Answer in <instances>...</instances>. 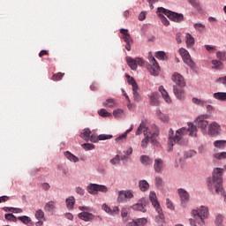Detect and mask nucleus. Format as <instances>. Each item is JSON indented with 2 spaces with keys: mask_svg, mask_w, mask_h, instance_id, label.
I'll list each match as a JSON object with an SVG mask.
<instances>
[{
  "mask_svg": "<svg viewBox=\"0 0 226 226\" xmlns=\"http://www.w3.org/2000/svg\"><path fill=\"white\" fill-rule=\"evenodd\" d=\"M223 169L215 168L213 172L212 178L207 179V186L209 190L214 193H217L218 195H222L224 197V200L226 202V193L223 192Z\"/></svg>",
  "mask_w": 226,
  "mask_h": 226,
  "instance_id": "1",
  "label": "nucleus"
},
{
  "mask_svg": "<svg viewBox=\"0 0 226 226\" xmlns=\"http://www.w3.org/2000/svg\"><path fill=\"white\" fill-rule=\"evenodd\" d=\"M154 132H151L149 131V127H147V120H142L139 124L137 131L136 135H141L143 133L145 135V139L141 141V147L143 149H146L147 147V144L151 141L153 144L156 143V137H158V133H160V131L158 130V127L156 125H154Z\"/></svg>",
  "mask_w": 226,
  "mask_h": 226,
  "instance_id": "2",
  "label": "nucleus"
},
{
  "mask_svg": "<svg viewBox=\"0 0 226 226\" xmlns=\"http://www.w3.org/2000/svg\"><path fill=\"white\" fill-rule=\"evenodd\" d=\"M188 129L186 127H182L176 132L174 136V130L170 129L169 131V146L173 147L175 144H179L181 142L183 137L186 135V133H190L191 137H197V126L193 125V124H188Z\"/></svg>",
  "mask_w": 226,
  "mask_h": 226,
  "instance_id": "3",
  "label": "nucleus"
},
{
  "mask_svg": "<svg viewBox=\"0 0 226 226\" xmlns=\"http://www.w3.org/2000/svg\"><path fill=\"white\" fill-rule=\"evenodd\" d=\"M192 215L194 216V220L189 219L191 225L206 226L204 219L209 216V208L207 207L201 206L199 210H192Z\"/></svg>",
  "mask_w": 226,
  "mask_h": 226,
  "instance_id": "4",
  "label": "nucleus"
},
{
  "mask_svg": "<svg viewBox=\"0 0 226 226\" xmlns=\"http://www.w3.org/2000/svg\"><path fill=\"white\" fill-rule=\"evenodd\" d=\"M159 11L164 13L166 17H168V19H170V20H172L173 22L179 23L185 20V15H183L182 13L174 12L163 7H159Z\"/></svg>",
  "mask_w": 226,
  "mask_h": 226,
  "instance_id": "5",
  "label": "nucleus"
},
{
  "mask_svg": "<svg viewBox=\"0 0 226 226\" xmlns=\"http://www.w3.org/2000/svg\"><path fill=\"white\" fill-rule=\"evenodd\" d=\"M149 200L151 201L152 205L155 208V211H157L160 220H164L165 215H163V210L162 209V207L160 206V203L158 202L155 192H150Z\"/></svg>",
  "mask_w": 226,
  "mask_h": 226,
  "instance_id": "6",
  "label": "nucleus"
},
{
  "mask_svg": "<svg viewBox=\"0 0 226 226\" xmlns=\"http://www.w3.org/2000/svg\"><path fill=\"white\" fill-rule=\"evenodd\" d=\"M87 190L90 195H98V192L102 193H107L109 192V188L105 185H98V184H90L87 186Z\"/></svg>",
  "mask_w": 226,
  "mask_h": 226,
  "instance_id": "7",
  "label": "nucleus"
},
{
  "mask_svg": "<svg viewBox=\"0 0 226 226\" xmlns=\"http://www.w3.org/2000/svg\"><path fill=\"white\" fill-rule=\"evenodd\" d=\"M150 64L147 65V68L151 75L158 76L160 74V65L156 59L152 55L149 56Z\"/></svg>",
  "mask_w": 226,
  "mask_h": 226,
  "instance_id": "8",
  "label": "nucleus"
},
{
  "mask_svg": "<svg viewBox=\"0 0 226 226\" xmlns=\"http://www.w3.org/2000/svg\"><path fill=\"white\" fill-rule=\"evenodd\" d=\"M222 133V125L217 122H212L208 124V129L207 131V134L209 137H218Z\"/></svg>",
  "mask_w": 226,
  "mask_h": 226,
  "instance_id": "9",
  "label": "nucleus"
},
{
  "mask_svg": "<svg viewBox=\"0 0 226 226\" xmlns=\"http://www.w3.org/2000/svg\"><path fill=\"white\" fill-rule=\"evenodd\" d=\"M207 116H200L196 119V126L200 128L202 133H207V126L209 127V122L207 120Z\"/></svg>",
  "mask_w": 226,
  "mask_h": 226,
  "instance_id": "10",
  "label": "nucleus"
},
{
  "mask_svg": "<svg viewBox=\"0 0 226 226\" xmlns=\"http://www.w3.org/2000/svg\"><path fill=\"white\" fill-rule=\"evenodd\" d=\"M126 63L131 70H137V66H143L144 65V59L142 58H132L131 56H126Z\"/></svg>",
  "mask_w": 226,
  "mask_h": 226,
  "instance_id": "11",
  "label": "nucleus"
},
{
  "mask_svg": "<svg viewBox=\"0 0 226 226\" xmlns=\"http://www.w3.org/2000/svg\"><path fill=\"white\" fill-rule=\"evenodd\" d=\"M171 80L175 82L176 86L177 87H186V82L185 81V77L183 75L179 74V72H174L171 75Z\"/></svg>",
  "mask_w": 226,
  "mask_h": 226,
  "instance_id": "12",
  "label": "nucleus"
},
{
  "mask_svg": "<svg viewBox=\"0 0 226 226\" xmlns=\"http://www.w3.org/2000/svg\"><path fill=\"white\" fill-rule=\"evenodd\" d=\"M146 206H147V200L146 198H141L138 203L132 205V208L134 211H141V213H146L147 209H146Z\"/></svg>",
  "mask_w": 226,
  "mask_h": 226,
  "instance_id": "13",
  "label": "nucleus"
},
{
  "mask_svg": "<svg viewBox=\"0 0 226 226\" xmlns=\"http://www.w3.org/2000/svg\"><path fill=\"white\" fill-rule=\"evenodd\" d=\"M178 194L181 200V206L184 207L190 202V193L186 192L185 189H178Z\"/></svg>",
  "mask_w": 226,
  "mask_h": 226,
  "instance_id": "14",
  "label": "nucleus"
},
{
  "mask_svg": "<svg viewBox=\"0 0 226 226\" xmlns=\"http://www.w3.org/2000/svg\"><path fill=\"white\" fill-rule=\"evenodd\" d=\"M185 87H177V85L173 86V93L177 100H185L186 94L185 92V89H183Z\"/></svg>",
  "mask_w": 226,
  "mask_h": 226,
  "instance_id": "15",
  "label": "nucleus"
},
{
  "mask_svg": "<svg viewBox=\"0 0 226 226\" xmlns=\"http://www.w3.org/2000/svg\"><path fill=\"white\" fill-rule=\"evenodd\" d=\"M124 199H133V192L132 191H120L118 192L117 202H124Z\"/></svg>",
  "mask_w": 226,
  "mask_h": 226,
  "instance_id": "16",
  "label": "nucleus"
},
{
  "mask_svg": "<svg viewBox=\"0 0 226 226\" xmlns=\"http://www.w3.org/2000/svg\"><path fill=\"white\" fill-rule=\"evenodd\" d=\"M109 139H112V135L110 134H101L99 135L98 137H96L95 135L94 134H90V138H89V140L91 142H98L99 140H109Z\"/></svg>",
  "mask_w": 226,
  "mask_h": 226,
  "instance_id": "17",
  "label": "nucleus"
},
{
  "mask_svg": "<svg viewBox=\"0 0 226 226\" xmlns=\"http://www.w3.org/2000/svg\"><path fill=\"white\" fill-rule=\"evenodd\" d=\"M79 220H83L84 222H91L94 219V215L89 212H81L78 215Z\"/></svg>",
  "mask_w": 226,
  "mask_h": 226,
  "instance_id": "18",
  "label": "nucleus"
},
{
  "mask_svg": "<svg viewBox=\"0 0 226 226\" xmlns=\"http://www.w3.org/2000/svg\"><path fill=\"white\" fill-rule=\"evenodd\" d=\"M165 165L163 164V161L162 159H155L154 163V171L157 172V174H160L163 170V168Z\"/></svg>",
  "mask_w": 226,
  "mask_h": 226,
  "instance_id": "19",
  "label": "nucleus"
},
{
  "mask_svg": "<svg viewBox=\"0 0 226 226\" xmlns=\"http://www.w3.org/2000/svg\"><path fill=\"white\" fill-rule=\"evenodd\" d=\"M155 116L162 123H169V121H170V117L165 113H162L160 109H157Z\"/></svg>",
  "mask_w": 226,
  "mask_h": 226,
  "instance_id": "20",
  "label": "nucleus"
},
{
  "mask_svg": "<svg viewBox=\"0 0 226 226\" xmlns=\"http://www.w3.org/2000/svg\"><path fill=\"white\" fill-rule=\"evenodd\" d=\"M121 34H123L122 38L125 43H133V40L132 39V36L128 33V30L122 28L120 30Z\"/></svg>",
  "mask_w": 226,
  "mask_h": 226,
  "instance_id": "21",
  "label": "nucleus"
},
{
  "mask_svg": "<svg viewBox=\"0 0 226 226\" xmlns=\"http://www.w3.org/2000/svg\"><path fill=\"white\" fill-rule=\"evenodd\" d=\"M159 91L161 92L163 100H165L167 103H170V102H172V100H170V96L169 95V92H167L163 86L159 87Z\"/></svg>",
  "mask_w": 226,
  "mask_h": 226,
  "instance_id": "22",
  "label": "nucleus"
},
{
  "mask_svg": "<svg viewBox=\"0 0 226 226\" xmlns=\"http://www.w3.org/2000/svg\"><path fill=\"white\" fill-rule=\"evenodd\" d=\"M35 218L38 220L39 225H43V222L41 220H45V212L43 210L39 209L35 212Z\"/></svg>",
  "mask_w": 226,
  "mask_h": 226,
  "instance_id": "23",
  "label": "nucleus"
},
{
  "mask_svg": "<svg viewBox=\"0 0 226 226\" xmlns=\"http://www.w3.org/2000/svg\"><path fill=\"white\" fill-rule=\"evenodd\" d=\"M185 43L188 47V49L192 48L193 45H195V38L192 36V34L187 33L185 35Z\"/></svg>",
  "mask_w": 226,
  "mask_h": 226,
  "instance_id": "24",
  "label": "nucleus"
},
{
  "mask_svg": "<svg viewBox=\"0 0 226 226\" xmlns=\"http://www.w3.org/2000/svg\"><path fill=\"white\" fill-rule=\"evenodd\" d=\"M159 10H160V7H158L157 9V15L159 19L162 20V23L163 24V26H170V21H169V19H167V18L164 16L165 14L160 11Z\"/></svg>",
  "mask_w": 226,
  "mask_h": 226,
  "instance_id": "25",
  "label": "nucleus"
},
{
  "mask_svg": "<svg viewBox=\"0 0 226 226\" xmlns=\"http://www.w3.org/2000/svg\"><path fill=\"white\" fill-rule=\"evenodd\" d=\"M54 209H56V201H49L46 203L44 207L46 213H54Z\"/></svg>",
  "mask_w": 226,
  "mask_h": 226,
  "instance_id": "26",
  "label": "nucleus"
},
{
  "mask_svg": "<svg viewBox=\"0 0 226 226\" xmlns=\"http://www.w3.org/2000/svg\"><path fill=\"white\" fill-rule=\"evenodd\" d=\"M183 61L187 66H190L192 70H195V62L192 60V56L188 55L187 56H184Z\"/></svg>",
  "mask_w": 226,
  "mask_h": 226,
  "instance_id": "27",
  "label": "nucleus"
},
{
  "mask_svg": "<svg viewBox=\"0 0 226 226\" xmlns=\"http://www.w3.org/2000/svg\"><path fill=\"white\" fill-rule=\"evenodd\" d=\"M183 61L187 66H190L192 70H195V62L192 60V56L188 55L187 56H184Z\"/></svg>",
  "mask_w": 226,
  "mask_h": 226,
  "instance_id": "28",
  "label": "nucleus"
},
{
  "mask_svg": "<svg viewBox=\"0 0 226 226\" xmlns=\"http://www.w3.org/2000/svg\"><path fill=\"white\" fill-rule=\"evenodd\" d=\"M215 100L219 102H226V93L225 92H217L213 94Z\"/></svg>",
  "mask_w": 226,
  "mask_h": 226,
  "instance_id": "29",
  "label": "nucleus"
},
{
  "mask_svg": "<svg viewBox=\"0 0 226 226\" xmlns=\"http://www.w3.org/2000/svg\"><path fill=\"white\" fill-rule=\"evenodd\" d=\"M64 156L70 162H73V163H77V162H79V157L75 156V154H72L70 151H66L64 153Z\"/></svg>",
  "mask_w": 226,
  "mask_h": 226,
  "instance_id": "30",
  "label": "nucleus"
},
{
  "mask_svg": "<svg viewBox=\"0 0 226 226\" xmlns=\"http://www.w3.org/2000/svg\"><path fill=\"white\" fill-rule=\"evenodd\" d=\"M65 204L68 209H73V207H75V197L71 196L67 198L65 200Z\"/></svg>",
  "mask_w": 226,
  "mask_h": 226,
  "instance_id": "31",
  "label": "nucleus"
},
{
  "mask_svg": "<svg viewBox=\"0 0 226 226\" xmlns=\"http://www.w3.org/2000/svg\"><path fill=\"white\" fill-rule=\"evenodd\" d=\"M139 188L141 192H147L149 190V183L146 180H140L139 182Z\"/></svg>",
  "mask_w": 226,
  "mask_h": 226,
  "instance_id": "32",
  "label": "nucleus"
},
{
  "mask_svg": "<svg viewBox=\"0 0 226 226\" xmlns=\"http://www.w3.org/2000/svg\"><path fill=\"white\" fill-rule=\"evenodd\" d=\"M132 130H133V127H131L124 133H123L119 137H117L116 139V142H117V144H121V142H123V140H124V139H126L128 133H130V132H132Z\"/></svg>",
  "mask_w": 226,
  "mask_h": 226,
  "instance_id": "33",
  "label": "nucleus"
},
{
  "mask_svg": "<svg viewBox=\"0 0 226 226\" xmlns=\"http://www.w3.org/2000/svg\"><path fill=\"white\" fill-rule=\"evenodd\" d=\"M140 162L142 163V165H151V163H153V161L151 160V158L148 155H141L140 156Z\"/></svg>",
  "mask_w": 226,
  "mask_h": 226,
  "instance_id": "34",
  "label": "nucleus"
},
{
  "mask_svg": "<svg viewBox=\"0 0 226 226\" xmlns=\"http://www.w3.org/2000/svg\"><path fill=\"white\" fill-rule=\"evenodd\" d=\"M80 137L81 139H84L85 140H87V142L89 141V139L91 137V130L89 128L84 129Z\"/></svg>",
  "mask_w": 226,
  "mask_h": 226,
  "instance_id": "35",
  "label": "nucleus"
},
{
  "mask_svg": "<svg viewBox=\"0 0 226 226\" xmlns=\"http://www.w3.org/2000/svg\"><path fill=\"white\" fill-rule=\"evenodd\" d=\"M103 107H109V109H114L116 107V100L114 99H108L106 102H103Z\"/></svg>",
  "mask_w": 226,
  "mask_h": 226,
  "instance_id": "36",
  "label": "nucleus"
},
{
  "mask_svg": "<svg viewBox=\"0 0 226 226\" xmlns=\"http://www.w3.org/2000/svg\"><path fill=\"white\" fill-rule=\"evenodd\" d=\"M18 220H19V222H22V223H24L25 225H31V217L27 215L19 216Z\"/></svg>",
  "mask_w": 226,
  "mask_h": 226,
  "instance_id": "37",
  "label": "nucleus"
},
{
  "mask_svg": "<svg viewBox=\"0 0 226 226\" xmlns=\"http://www.w3.org/2000/svg\"><path fill=\"white\" fill-rule=\"evenodd\" d=\"M126 77H127V82L128 84H130V86L132 87V89L139 87V85L137 84V81H135V79L132 78L128 74H126Z\"/></svg>",
  "mask_w": 226,
  "mask_h": 226,
  "instance_id": "38",
  "label": "nucleus"
},
{
  "mask_svg": "<svg viewBox=\"0 0 226 226\" xmlns=\"http://www.w3.org/2000/svg\"><path fill=\"white\" fill-rule=\"evenodd\" d=\"M214 146L217 148V149H224L225 146H226V140H215L214 142Z\"/></svg>",
  "mask_w": 226,
  "mask_h": 226,
  "instance_id": "39",
  "label": "nucleus"
},
{
  "mask_svg": "<svg viewBox=\"0 0 226 226\" xmlns=\"http://www.w3.org/2000/svg\"><path fill=\"white\" fill-rule=\"evenodd\" d=\"M129 209L128 208H122L121 211V216L123 222H126L128 220H130V217L128 216Z\"/></svg>",
  "mask_w": 226,
  "mask_h": 226,
  "instance_id": "40",
  "label": "nucleus"
},
{
  "mask_svg": "<svg viewBox=\"0 0 226 226\" xmlns=\"http://www.w3.org/2000/svg\"><path fill=\"white\" fill-rule=\"evenodd\" d=\"M194 29L199 31V33H204V31H206V25L202 23H195Z\"/></svg>",
  "mask_w": 226,
  "mask_h": 226,
  "instance_id": "41",
  "label": "nucleus"
},
{
  "mask_svg": "<svg viewBox=\"0 0 226 226\" xmlns=\"http://www.w3.org/2000/svg\"><path fill=\"white\" fill-rule=\"evenodd\" d=\"M192 103H195V105H200V107H204L207 105V102L193 97Z\"/></svg>",
  "mask_w": 226,
  "mask_h": 226,
  "instance_id": "42",
  "label": "nucleus"
},
{
  "mask_svg": "<svg viewBox=\"0 0 226 226\" xmlns=\"http://www.w3.org/2000/svg\"><path fill=\"white\" fill-rule=\"evenodd\" d=\"M212 64L215 70H220L223 68V63H222V61L212 60Z\"/></svg>",
  "mask_w": 226,
  "mask_h": 226,
  "instance_id": "43",
  "label": "nucleus"
},
{
  "mask_svg": "<svg viewBox=\"0 0 226 226\" xmlns=\"http://www.w3.org/2000/svg\"><path fill=\"white\" fill-rule=\"evenodd\" d=\"M213 156L215 160H226V152L215 153Z\"/></svg>",
  "mask_w": 226,
  "mask_h": 226,
  "instance_id": "44",
  "label": "nucleus"
},
{
  "mask_svg": "<svg viewBox=\"0 0 226 226\" xmlns=\"http://www.w3.org/2000/svg\"><path fill=\"white\" fill-rule=\"evenodd\" d=\"M121 162V156L119 154H117L115 157L109 160V162L111 165H117Z\"/></svg>",
  "mask_w": 226,
  "mask_h": 226,
  "instance_id": "45",
  "label": "nucleus"
},
{
  "mask_svg": "<svg viewBox=\"0 0 226 226\" xmlns=\"http://www.w3.org/2000/svg\"><path fill=\"white\" fill-rule=\"evenodd\" d=\"M63 77H64V73H63V72H58V73H56V74H54L51 79H52V80H54L55 82H57V81H59V80H62Z\"/></svg>",
  "mask_w": 226,
  "mask_h": 226,
  "instance_id": "46",
  "label": "nucleus"
},
{
  "mask_svg": "<svg viewBox=\"0 0 226 226\" xmlns=\"http://www.w3.org/2000/svg\"><path fill=\"white\" fill-rule=\"evenodd\" d=\"M136 223V226H144L147 223V219L146 218H139L134 221Z\"/></svg>",
  "mask_w": 226,
  "mask_h": 226,
  "instance_id": "47",
  "label": "nucleus"
},
{
  "mask_svg": "<svg viewBox=\"0 0 226 226\" xmlns=\"http://www.w3.org/2000/svg\"><path fill=\"white\" fill-rule=\"evenodd\" d=\"M5 220H7V222H17L19 218H17L13 214H5Z\"/></svg>",
  "mask_w": 226,
  "mask_h": 226,
  "instance_id": "48",
  "label": "nucleus"
},
{
  "mask_svg": "<svg viewBox=\"0 0 226 226\" xmlns=\"http://www.w3.org/2000/svg\"><path fill=\"white\" fill-rule=\"evenodd\" d=\"M189 4L192 5L195 10H200V4L197 0H188Z\"/></svg>",
  "mask_w": 226,
  "mask_h": 226,
  "instance_id": "49",
  "label": "nucleus"
},
{
  "mask_svg": "<svg viewBox=\"0 0 226 226\" xmlns=\"http://www.w3.org/2000/svg\"><path fill=\"white\" fill-rule=\"evenodd\" d=\"M134 102H139L140 100V94H139V87L132 89Z\"/></svg>",
  "mask_w": 226,
  "mask_h": 226,
  "instance_id": "50",
  "label": "nucleus"
},
{
  "mask_svg": "<svg viewBox=\"0 0 226 226\" xmlns=\"http://www.w3.org/2000/svg\"><path fill=\"white\" fill-rule=\"evenodd\" d=\"M216 57L219 61H225L226 59V53L223 51H218L216 53Z\"/></svg>",
  "mask_w": 226,
  "mask_h": 226,
  "instance_id": "51",
  "label": "nucleus"
},
{
  "mask_svg": "<svg viewBox=\"0 0 226 226\" xmlns=\"http://www.w3.org/2000/svg\"><path fill=\"white\" fill-rule=\"evenodd\" d=\"M178 52L182 57V59L190 56V52H188V50H186L185 48L179 49Z\"/></svg>",
  "mask_w": 226,
  "mask_h": 226,
  "instance_id": "52",
  "label": "nucleus"
},
{
  "mask_svg": "<svg viewBox=\"0 0 226 226\" xmlns=\"http://www.w3.org/2000/svg\"><path fill=\"white\" fill-rule=\"evenodd\" d=\"M99 116H102V117H109L110 116V113L106 111L105 109H102L98 111Z\"/></svg>",
  "mask_w": 226,
  "mask_h": 226,
  "instance_id": "53",
  "label": "nucleus"
},
{
  "mask_svg": "<svg viewBox=\"0 0 226 226\" xmlns=\"http://www.w3.org/2000/svg\"><path fill=\"white\" fill-rule=\"evenodd\" d=\"M83 149H86L87 151H91V149H94V145L90 143H85L82 145Z\"/></svg>",
  "mask_w": 226,
  "mask_h": 226,
  "instance_id": "54",
  "label": "nucleus"
},
{
  "mask_svg": "<svg viewBox=\"0 0 226 226\" xmlns=\"http://www.w3.org/2000/svg\"><path fill=\"white\" fill-rule=\"evenodd\" d=\"M155 185L157 186V188H160V186H162L163 179H162V177H155Z\"/></svg>",
  "mask_w": 226,
  "mask_h": 226,
  "instance_id": "55",
  "label": "nucleus"
},
{
  "mask_svg": "<svg viewBox=\"0 0 226 226\" xmlns=\"http://www.w3.org/2000/svg\"><path fill=\"white\" fill-rule=\"evenodd\" d=\"M166 206H167L168 209H170L171 211H174V209H175L174 203H172V201H170V199L166 200Z\"/></svg>",
  "mask_w": 226,
  "mask_h": 226,
  "instance_id": "56",
  "label": "nucleus"
},
{
  "mask_svg": "<svg viewBox=\"0 0 226 226\" xmlns=\"http://www.w3.org/2000/svg\"><path fill=\"white\" fill-rule=\"evenodd\" d=\"M223 222V215H218L215 218V223L216 225H222V222Z\"/></svg>",
  "mask_w": 226,
  "mask_h": 226,
  "instance_id": "57",
  "label": "nucleus"
},
{
  "mask_svg": "<svg viewBox=\"0 0 226 226\" xmlns=\"http://www.w3.org/2000/svg\"><path fill=\"white\" fill-rule=\"evenodd\" d=\"M110 215L111 216H116V215H119V207H113V208H111Z\"/></svg>",
  "mask_w": 226,
  "mask_h": 226,
  "instance_id": "58",
  "label": "nucleus"
},
{
  "mask_svg": "<svg viewBox=\"0 0 226 226\" xmlns=\"http://www.w3.org/2000/svg\"><path fill=\"white\" fill-rule=\"evenodd\" d=\"M155 57L157 58V59H165V52H163V51H158L157 53H156V55H155Z\"/></svg>",
  "mask_w": 226,
  "mask_h": 226,
  "instance_id": "59",
  "label": "nucleus"
},
{
  "mask_svg": "<svg viewBox=\"0 0 226 226\" xmlns=\"http://www.w3.org/2000/svg\"><path fill=\"white\" fill-rule=\"evenodd\" d=\"M102 209L105 211V213H108V215H110L112 208H110V207H109L107 204H103L102 205Z\"/></svg>",
  "mask_w": 226,
  "mask_h": 226,
  "instance_id": "60",
  "label": "nucleus"
},
{
  "mask_svg": "<svg viewBox=\"0 0 226 226\" xmlns=\"http://www.w3.org/2000/svg\"><path fill=\"white\" fill-rule=\"evenodd\" d=\"M181 32L177 33L176 34V41L179 44V43H183V41L181 40Z\"/></svg>",
  "mask_w": 226,
  "mask_h": 226,
  "instance_id": "61",
  "label": "nucleus"
},
{
  "mask_svg": "<svg viewBox=\"0 0 226 226\" xmlns=\"http://www.w3.org/2000/svg\"><path fill=\"white\" fill-rule=\"evenodd\" d=\"M76 193L79 195H84L86 193V191L82 189V187H76Z\"/></svg>",
  "mask_w": 226,
  "mask_h": 226,
  "instance_id": "62",
  "label": "nucleus"
},
{
  "mask_svg": "<svg viewBox=\"0 0 226 226\" xmlns=\"http://www.w3.org/2000/svg\"><path fill=\"white\" fill-rule=\"evenodd\" d=\"M41 188H42V190L49 192V190H50V185L49 183H43L41 185Z\"/></svg>",
  "mask_w": 226,
  "mask_h": 226,
  "instance_id": "63",
  "label": "nucleus"
},
{
  "mask_svg": "<svg viewBox=\"0 0 226 226\" xmlns=\"http://www.w3.org/2000/svg\"><path fill=\"white\" fill-rule=\"evenodd\" d=\"M122 112H123V109H116L113 111V116H115V117H119Z\"/></svg>",
  "mask_w": 226,
  "mask_h": 226,
  "instance_id": "64",
  "label": "nucleus"
}]
</instances>
